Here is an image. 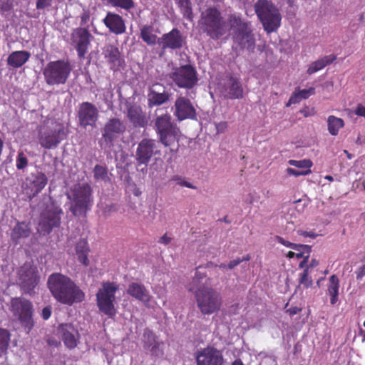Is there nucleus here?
<instances>
[{"label": "nucleus", "mask_w": 365, "mask_h": 365, "mask_svg": "<svg viewBox=\"0 0 365 365\" xmlns=\"http://www.w3.org/2000/svg\"><path fill=\"white\" fill-rule=\"evenodd\" d=\"M48 287L55 299L66 305L80 303L85 299L83 290L69 277L61 273H53L47 282Z\"/></svg>", "instance_id": "1"}, {"label": "nucleus", "mask_w": 365, "mask_h": 365, "mask_svg": "<svg viewBox=\"0 0 365 365\" xmlns=\"http://www.w3.org/2000/svg\"><path fill=\"white\" fill-rule=\"evenodd\" d=\"M67 197L71 201L69 210L75 217H86L94 204L93 188L88 182L74 185Z\"/></svg>", "instance_id": "2"}, {"label": "nucleus", "mask_w": 365, "mask_h": 365, "mask_svg": "<svg viewBox=\"0 0 365 365\" xmlns=\"http://www.w3.org/2000/svg\"><path fill=\"white\" fill-rule=\"evenodd\" d=\"M227 21L230 28L232 31L234 46L237 49H247L249 52H254L255 37L249 24L243 21L241 16L236 14H230Z\"/></svg>", "instance_id": "3"}, {"label": "nucleus", "mask_w": 365, "mask_h": 365, "mask_svg": "<svg viewBox=\"0 0 365 365\" xmlns=\"http://www.w3.org/2000/svg\"><path fill=\"white\" fill-rule=\"evenodd\" d=\"M68 133V126L63 123L55 119H47L38 130L39 144L45 149L56 148L67 138Z\"/></svg>", "instance_id": "4"}, {"label": "nucleus", "mask_w": 365, "mask_h": 365, "mask_svg": "<svg viewBox=\"0 0 365 365\" xmlns=\"http://www.w3.org/2000/svg\"><path fill=\"white\" fill-rule=\"evenodd\" d=\"M155 130L159 141L165 146L169 147L171 152L178 150L180 128L173 120L170 113L165 111L158 115L155 119Z\"/></svg>", "instance_id": "5"}, {"label": "nucleus", "mask_w": 365, "mask_h": 365, "mask_svg": "<svg viewBox=\"0 0 365 365\" xmlns=\"http://www.w3.org/2000/svg\"><path fill=\"white\" fill-rule=\"evenodd\" d=\"M201 29L212 39H219L225 33V22L220 11L215 7L207 8L201 14Z\"/></svg>", "instance_id": "6"}, {"label": "nucleus", "mask_w": 365, "mask_h": 365, "mask_svg": "<svg viewBox=\"0 0 365 365\" xmlns=\"http://www.w3.org/2000/svg\"><path fill=\"white\" fill-rule=\"evenodd\" d=\"M255 12L268 34L280 26L282 18L279 10L267 0H259L255 4Z\"/></svg>", "instance_id": "7"}, {"label": "nucleus", "mask_w": 365, "mask_h": 365, "mask_svg": "<svg viewBox=\"0 0 365 365\" xmlns=\"http://www.w3.org/2000/svg\"><path fill=\"white\" fill-rule=\"evenodd\" d=\"M71 70L68 61L60 59L48 62L43 70V75L48 85H63L68 81Z\"/></svg>", "instance_id": "8"}, {"label": "nucleus", "mask_w": 365, "mask_h": 365, "mask_svg": "<svg viewBox=\"0 0 365 365\" xmlns=\"http://www.w3.org/2000/svg\"><path fill=\"white\" fill-rule=\"evenodd\" d=\"M118 285L115 282H104L96 293V304L99 311L110 318L116 314L115 293Z\"/></svg>", "instance_id": "9"}, {"label": "nucleus", "mask_w": 365, "mask_h": 365, "mask_svg": "<svg viewBox=\"0 0 365 365\" xmlns=\"http://www.w3.org/2000/svg\"><path fill=\"white\" fill-rule=\"evenodd\" d=\"M10 311L29 334L34 325L32 302L24 297H13L10 302Z\"/></svg>", "instance_id": "10"}, {"label": "nucleus", "mask_w": 365, "mask_h": 365, "mask_svg": "<svg viewBox=\"0 0 365 365\" xmlns=\"http://www.w3.org/2000/svg\"><path fill=\"white\" fill-rule=\"evenodd\" d=\"M197 305L204 315H210L220 310L222 297L219 292L212 287L204 288L195 296Z\"/></svg>", "instance_id": "11"}, {"label": "nucleus", "mask_w": 365, "mask_h": 365, "mask_svg": "<svg viewBox=\"0 0 365 365\" xmlns=\"http://www.w3.org/2000/svg\"><path fill=\"white\" fill-rule=\"evenodd\" d=\"M170 78L178 87L185 89H192L198 82L197 71L190 64L175 68Z\"/></svg>", "instance_id": "12"}, {"label": "nucleus", "mask_w": 365, "mask_h": 365, "mask_svg": "<svg viewBox=\"0 0 365 365\" xmlns=\"http://www.w3.org/2000/svg\"><path fill=\"white\" fill-rule=\"evenodd\" d=\"M40 277L37 267L29 263H24L18 272V283L21 289L26 294H31L39 283Z\"/></svg>", "instance_id": "13"}, {"label": "nucleus", "mask_w": 365, "mask_h": 365, "mask_svg": "<svg viewBox=\"0 0 365 365\" xmlns=\"http://www.w3.org/2000/svg\"><path fill=\"white\" fill-rule=\"evenodd\" d=\"M158 143L155 139L143 138L138 144L135 160L138 165H148L155 155H160Z\"/></svg>", "instance_id": "14"}, {"label": "nucleus", "mask_w": 365, "mask_h": 365, "mask_svg": "<svg viewBox=\"0 0 365 365\" xmlns=\"http://www.w3.org/2000/svg\"><path fill=\"white\" fill-rule=\"evenodd\" d=\"M63 214L62 209L53 203L47 207L41 215L38 223L41 230L49 234L55 227L61 225V216Z\"/></svg>", "instance_id": "15"}, {"label": "nucleus", "mask_w": 365, "mask_h": 365, "mask_svg": "<svg viewBox=\"0 0 365 365\" xmlns=\"http://www.w3.org/2000/svg\"><path fill=\"white\" fill-rule=\"evenodd\" d=\"M197 365H225V360L222 350L208 345L195 353Z\"/></svg>", "instance_id": "16"}, {"label": "nucleus", "mask_w": 365, "mask_h": 365, "mask_svg": "<svg viewBox=\"0 0 365 365\" xmlns=\"http://www.w3.org/2000/svg\"><path fill=\"white\" fill-rule=\"evenodd\" d=\"M77 118L81 127L83 128L88 126L94 127L98 119V108L92 103L83 102L78 106Z\"/></svg>", "instance_id": "17"}, {"label": "nucleus", "mask_w": 365, "mask_h": 365, "mask_svg": "<svg viewBox=\"0 0 365 365\" xmlns=\"http://www.w3.org/2000/svg\"><path fill=\"white\" fill-rule=\"evenodd\" d=\"M91 38L92 35L88 31V26L76 28L71 34V40L75 43V48L80 59L85 58Z\"/></svg>", "instance_id": "18"}, {"label": "nucleus", "mask_w": 365, "mask_h": 365, "mask_svg": "<svg viewBox=\"0 0 365 365\" xmlns=\"http://www.w3.org/2000/svg\"><path fill=\"white\" fill-rule=\"evenodd\" d=\"M126 129L123 122L117 118H112L108 120L103 129L102 138L104 142L111 145L118 137L123 134Z\"/></svg>", "instance_id": "19"}, {"label": "nucleus", "mask_w": 365, "mask_h": 365, "mask_svg": "<svg viewBox=\"0 0 365 365\" xmlns=\"http://www.w3.org/2000/svg\"><path fill=\"white\" fill-rule=\"evenodd\" d=\"M174 108V115L179 121L186 119L194 120L197 118L196 109L190 100L185 96L176 98Z\"/></svg>", "instance_id": "20"}, {"label": "nucleus", "mask_w": 365, "mask_h": 365, "mask_svg": "<svg viewBox=\"0 0 365 365\" xmlns=\"http://www.w3.org/2000/svg\"><path fill=\"white\" fill-rule=\"evenodd\" d=\"M48 183V178L41 171L32 173L26 178L25 189L31 197L39 194Z\"/></svg>", "instance_id": "21"}, {"label": "nucleus", "mask_w": 365, "mask_h": 365, "mask_svg": "<svg viewBox=\"0 0 365 365\" xmlns=\"http://www.w3.org/2000/svg\"><path fill=\"white\" fill-rule=\"evenodd\" d=\"M185 43V38L181 31L176 28H173L170 32L164 34L158 41V43L163 51L166 49H180Z\"/></svg>", "instance_id": "22"}, {"label": "nucleus", "mask_w": 365, "mask_h": 365, "mask_svg": "<svg viewBox=\"0 0 365 365\" xmlns=\"http://www.w3.org/2000/svg\"><path fill=\"white\" fill-rule=\"evenodd\" d=\"M102 21L109 31L115 35H122L126 31L125 20L118 14L108 11Z\"/></svg>", "instance_id": "23"}, {"label": "nucleus", "mask_w": 365, "mask_h": 365, "mask_svg": "<svg viewBox=\"0 0 365 365\" xmlns=\"http://www.w3.org/2000/svg\"><path fill=\"white\" fill-rule=\"evenodd\" d=\"M126 292L133 298L142 302L145 305H148L152 298L145 286L140 282H133L130 283L126 289Z\"/></svg>", "instance_id": "24"}, {"label": "nucleus", "mask_w": 365, "mask_h": 365, "mask_svg": "<svg viewBox=\"0 0 365 365\" xmlns=\"http://www.w3.org/2000/svg\"><path fill=\"white\" fill-rule=\"evenodd\" d=\"M62 341L65 346L71 349L77 346V336L78 332L71 324H62L58 327Z\"/></svg>", "instance_id": "25"}, {"label": "nucleus", "mask_w": 365, "mask_h": 365, "mask_svg": "<svg viewBox=\"0 0 365 365\" xmlns=\"http://www.w3.org/2000/svg\"><path fill=\"white\" fill-rule=\"evenodd\" d=\"M127 116L135 128H144L148 124L146 114L140 106H130L128 108Z\"/></svg>", "instance_id": "26"}, {"label": "nucleus", "mask_w": 365, "mask_h": 365, "mask_svg": "<svg viewBox=\"0 0 365 365\" xmlns=\"http://www.w3.org/2000/svg\"><path fill=\"white\" fill-rule=\"evenodd\" d=\"M31 233L30 223L26 222H17L11 230V240L15 244H18L22 238H27Z\"/></svg>", "instance_id": "27"}, {"label": "nucleus", "mask_w": 365, "mask_h": 365, "mask_svg": "<svg viewBox=\"0 0 365 365\" xmlns=\"http://www.w3.org/2000/svg\"><path fill=\"white\" fill-rule=\"evenodd\" d=\"M75 252L78 261L84 267L90 264L88 255L91 252L88 242L86 239H80L75 245Z\"/></svg>", "instance_id": "28"}, {"label": "nucleus", "mask_w": 365, "mask_h": 365, "mask_svg": "<svg viewBox=\"0 0 365 365\" xmlns=\"http://www.w3.org/2000/svg\"><path fill=\"white\" fill-rule=\"evenodd\" d=\"M31 53L27 51H16L11 52L7 58V64L14 68L24 65L30 58Z\"/></svg>", "instance_id": "29"}, {"label": "nucleus", "mask_w": 365, "mask_h": 365, "mask_svg": "<svg viewBox=\"0 0 365 365\" xmlns=\"http://www.w3.org/2000/svg\"><path fill=\"white\" fill-rule=\"evenodd\" d=\"M170 94L163 88V92L155 91L150 88L148 94V103L149 107L160 106L170 100Z\"/></svg>", "instance_id": "30"}, {"label": "nucleus", "mask_w": 365, "mask_h": 365, "mask_svg": "<svg viewBox=\"0 0 365 365\" xmlns=\"http://www.w3.org/2000/svg\"><path fill=\"white\" fill-rule=\"evenodd\" d=\"M103 55L112 66H120V53L115 46L112 44L105 46L103 49Z\"/></svg>", "instance_id": "31"}, {"label": "nucleus", "mask_w": 365, "mask_h": 365, "mask_svg": "<svg viewBox=\"0 0 365 365\" xmlns=\"http://www.w3.org/2000/svg\"><path fill=\"white\" fill-rule=\"evenodd\" d=\"M336 59V57L334 55H329L324 56L314 62H312L307 68V73L309 75H312L318 71L322 70L326 66L331 63Z\"/></svg>", "instance_id": "32"}, {"label": "nucleus", "mask_w": 365, "mask_h": 365, "mask_svg": "<svg viewBox=\"0 0 365 365\" xmlns=\"http://www.w3.org/2000/svg\"><path fill=\"white\" fill-rule=\"evenodd\" d=\"M230 86L227 88V96L230 99H240L243 98V88L240 82L234 77L230 78Z\"/></svg>", "instance_id": "33"}, {"label": "nucleus", "mask_w": 365, "mask_h": 365, "mask_svg": "<svg viewBox=\"0 0 365 365\" xmlns=\"http://www.w3.org/2000/svg\"><path fill=\"white\" fill-rule=\"evenodd\" d=\"M339 289V279L335 274H332L329 279L327 294L330 296V303L334 305L338 301Z\"/></svg>", "instance_id": "34"}, {"label": "nucleus", "mask_w": 365, "mask_h": 365, "mask_svg": "<svg viewBox=\"0 0 365 365\" xmlns=\"http://www.w3.org/2000/svg\"><path fill=\"white\" fill-rule=\"evenodd\" d=\"M205 275L204 274L200 273L198 271H196L194 277L192 281L187 284V289L189 292L194 294L196 296L197 292L202 291L204 288H207V286H205L202 280L205 278Z\"/></svg>", "instance_id": "35"}, {"label": "nucleus", "mask_w": 365, "mask_h": 365, "mask_svg": "<svg viewBox=\"0 0 365 365\" xmlns=\"http://www.w3.org/2000/svg\"><path fill=\"white\" fill-rule=\"evenodd\" d=\"M140 36L149 46H153L157 42L158 37L153 34V26L151 25H144L140 29Z\"/></svg>", "instance_id": "36"}, {"label": "nucleus", "mask_w": 365, "mask_h": 365, "mask_svg": "<svg viewBox=\"0 0 365 365\" xmlns=\"http://www.w3.org/2000/svg\"><path fill=\"white\" fill-rule=\"evenodd\" d=\"M344 125V121L342 118L332 115L327 118L328 130L331 135H337L339 130L342 128Z\"/></svg>", "instance_id": "37"}, {"label": "nucleus", "mask_w": 365, "mask_h": 365, "mask_svg": "<svg viewBox=\"0 0 365 365\" xmlns=\"http://www.w3.org/2000/svg\"><path fill=\"white\" fill-rule=\"evenodd\" d=\"M10 338L11 334L9 331L6 329L0 327V357L7 353Z\"/></svg>", "instance_id": "38"}, {"label": "nucleus", "mask_w": 365, "mask_h": 365, "mask_svg": "<svg viewBox=\"0 0 365 365\" xmlns=\"http://www.w3.org/2000/svg\"><path fill=\"white\" fill-rule=\"evenodd\" d=\"M107 4H110L113 7L120 8L125 11H129L135 8V2L133 0H103Z\"/></svg>", "instance_id": "39"}, {"label": "nucleus", "mask_w": 365, "mask_h": 365, "mask_svg": "<svg viewBox=\"0 0 365 365\" xmlns=\"http://www.w3.org/2000/svg\"><path fill=\"white\" fill-rule=\"evenodd\" d=\"M176 3L180 8L183 16L191 21L192 19V11L190 0H176Z\"/></svg>", "instance_id": "40"}, {"label": "nucleus", "mask_w": 365, "mask_h": 365, "mask_svg": "<svg viewBox=\"0 0 365 365\" xmlns=\"http://www.w3.org/2000/svg\"><path fill=\"white\" fill-rule=\"evenodd\" d=\"M93 177L96 181L101 180L104 182L108 181V170L106 167L101 165H96L93 168Z\"/></svg>", "instance_id": "41"}, {"label": "nucleus", "mask_w": 365, "mask_h": 365, "mask_svg": "<svg viewBox=\"0 0 365 365\" xmlns=\"http://www.w3.org/2000/svg\"><path fill=\"white\" fill-rule=\"evenodd\" d=\"M288 163L290 165L302 169L301 170H311L313 163L309 159H304L300 160H289Z\"/></svg>", "instance_id": "42"}, {"label": "nucleus", "mask_w": 365, "mask_h": 365, "mask_svg": "<svg viewBox=\"0 0 365 365\" xmlns=\"http://www.w3.org/2000/svg\"><path fill=\"white\" fill-rule=\"evenodd\" d=\"M299 282L306 289L313 285V280L309 275V267L304 269V271L299 274Z\"/></svg>", "instance_id": "43"}, {"label": "nucleus", "mask_w": 365, "mask_h": 365, "mask_svg": "<svg viewBox=\"0 0 365 365\" xmlns=\"http://www.w3.org/2000/svg\"><path fill=\"white\" fill-rule=\"evenodd\" d=\"M29 160L23 151H19L16 159L17 170H24L28 165Z\"/></svg>", "instance_id": "44"}, {"label": "nucleus", "mask_w": 365, "mask_h": 365, "mask_svg": "<svg viewBox=\"0 0 365 365\" xmlns=\"http://www.w3.org/2000/svg\"><path fill=\"white\" fill-rule=\"evenodd\" d=\"M287 173L289 175L299 177V176H302V175H307L312 173V170H296V169H294L292 168H287Z\"/></svg>", "instance_id": "45"}, {"label": "nucleus", "mask_w": 365, "mask_h": 365, "mask_svg": "<svg viewBox=\"0 0 365 365\" xmlns=\"http://www.w3.org/2000/svg\"><path fill=\"white\" fill-rule=\"evenodd\" d=\"M172 180L177 181L178 184L180 186L186 187L191 189H196V186L193 185L190 182L184 180L179 175H174L171 178Z\"/></svg>", "instance_id": "46"}, {"label": "nucleus", "mask_w": 365, "mask_h": 365, "mask_svg": "<svg viewBox=\"0 0 365 365\" xmlns=\"http://www.w3.org/2000/svg\"><path fill=\"white\" fill-rule=\"evenodd\" d=\"M297 90L302 99H307L310 96H312L315 93V88L314 87H310L308 89L302 90H300L299 88H298Z\"/></svg>", "instance_id": "47"}, {"label": "nucleus", "mask_w": 365, "mask_h": 365, "mask_svg": "<svg viewBox=\"0 0 365 365\" xmlns=\"http://www.w3.org/2000/svg\"><path fill=\"white\" fill-rule=\"evenodd\" d=\"M297 246H298V247L293 249L294 250L297 251V252L299 253H307L306 258H309L310 253L312 252L311 246L301 244H297Z\"/></svg>", "instance_id": "48"}, {"label": "nucleus", "mask_w": 365, "mask_h": 365, "mask_svg": "<svg viewBox=\"0 0 365 365\" xmlns=\"http://www.w3.org/2000/svg\"><path fill=\"white\" fill-rule=\"evenodd\" d=\"M117 211L115 204L106 205L102 210V214L105 218L108 217L111 213Z\"/></svg>", "instance_id": "49"}, {"label": "nucleus", "mask_w": 365, "mask_h": 365, "mask_svg": "<svg viewBox=\"0 0 365 365\" xmlns=\"http://www.w3.org/2000/svg\"><path fill=\"white\" fill-rule=\"evenodd\" d=\"M301 100H302V98H301L297 90L296 89L294 91V92L290 96V98L287 103V106H289L292 104L298 103L300 102Z\"/></svg>", "instance_id": "50"}, {"label": "nucleus", "mask_w": 365, "mask_h": 365, "mask_svg": "<svg viewBox=\"0 0 365 365\" xmlns=\"http://www.w3.org/2000/svg\"><path fill=\"white\" fill-rule=\"evenodd\" d=\"M53 0H37L36 7L38 10L44 9L51 6Z\"/></svg>", "instance_id": "51"}, {"label": "nucleus", "mask_w": 365, "mask_h": 365, "mask_svg": "<svg viewBox=\"0 0 365 365\" xmlns=\"http://www.w3.org/2000/svg\"><path fill=\"white\" fill-rule=\"evenodd\" d=\"M81 26H86L91 19V13L89 10H83V13L80 16Z\"/></svg>", "instance_id": "52"}, {"label": "nucleus", "mask_w": 365, "mask_h": 365, "mask_svg": "<svg viewBox=\"0 0 365 365\" xmlns=\"http://www.w3.org/2000/svg\"><path fill=\"white\" fill-rule=\"evenodd\" d=\"M277 241L279 243L283 245L284 246H285L287 247H289L292 249H295L296 247H298V246H297V244L290 242L284 240L282 237H277Z\"/></svg>", "instance_id": "53"}, {"label": "nucleus", "mask_w": 365, "mask_h": 365, "mask_svg": "<svg viewBox=\"0 0 365 365\" xmlns=\"http://www.w3.org/2000/svg\"><path fill=\"white\" fill-rule=\"evenodd\" d=\"M51 315V307L50 306L45 307L42 309L41 317L44 320H47Z\"/></svg>", "instance_id": "54"}, {"label": "nucleus", "mask_w": 365, "mask_h": 365, "mask_svg": "<svg viewBox=\"0 0 365 365\" xmlns=\"http://www.w3.org/2000/svg\"><path fill=\"white\" fill-rule=\"evenodd\" d=\"M354 113L358 116L365 118V106H364L362 104H358L354 110Z\"/></svg>", "instance_id": "55"}, {"label": "nucleus", "mask_w": 365, "mask_h": 365, "mask_svg": "<svg viewBox=\"0 0 365 365\" xmlns=\"http://www.w3.org/2000/svg\"><path fill=\"white\" fill-rule=\"evenodd\" d=\"M355 273L356 274L357 279H361L365 276V262L362 266L359 267L356 269Z\"/></svg>", "instance_id": "56"}, {"label": "nucleus", "mask_w": 365, "mask_h": 365, "mask_svg": "<svg viewBox=\"0 0 365 365\" xmlns=\"http://www.w3.org/2000/svg\"><path fill=\"white\" fill-rule=\"evenodd\" d=\"M172 241V238L170 237H168L167 234L163 235L160 240H158V242L160 244H163L165 245H168Z\"/></svg>", "instance_id": "57"}, {"label": "nucleus", "mask_w": 365, "mask_h": 365, "mask_svg": "<svg viewBox=\"0 0 365 365\" xmlns=\"http://www.w3.org/2000/svg\"><path fill=\"white\" fill-rule=\"evenodd\" d=\"M298 233L299 235H302L303 237H311L312 239H314L316 238V237L317 236V234H315L314 232H307V231H298Z\"/></svg>", "instance_id": "58"}, {"label": "nucleus", "mask_w": 365, "mask_h": 365, "mask_svg": "<svg viewBox=\"0 0 365 365\" xmlns=\"http://www.w3.org/2000/svg\"><path fill=\"white\" fill-rule=\"evenodd\" d=\"M241 262H242V260H240V258L239 257L235 259L231 260L227 264V268L232 269L238 264H240Z\"/></svg>", "instance_id": "59"}, {"label": "nucleus", "mask_w": 365, "mask_h": 365, "mask_svg": "<svg viewBox=\"0 0 365 365\" xmlns=\"http://www.w3.org/2000/svg\"><path fill=\"white\" fill-rule=\"evenodd\" d=\"M301 311L300 308L297 307H292L287 310V312L289 313L290 316H294L299 313Z\"/></svg>", "instance_id": "60"}, {"label": "nucleus", "mask_w": 365, "mask_h": 365, "mask_svg": "<svg viewBox=\"0 0 365 365\" xmlns=\"http://www.w3.org/2000/svg\"><path fill=\"white\" fill-rule=\"evenodd\" d=\"M308 259L309 258H306V257L303 259V260L302 262H300L299 264V268H304L306 269L307 267H308L307 265V263H308Z\"/></svg>", "instance_id": "61"}, {"label": "nucleus", "mask_w": 365, "mask_h": 365, "mask_svg": "<svg viewBox=\"0 0 365 365\" xmlns=\"http://www.w3.org/2000/svg\"><path fill=\"white\" fill-rule=\"evenodd\" d=\"M319 264V263L317 259H312L307 267H309V269L310 268L315 267L318 266Z\"/></svg>", "instance_id": "62"}, {"label": "nucleus", "mask_w": 365, "mask_h": 365, "mask_svg": "<svg viewBox=\"0 0 365 365\" xmlns=\"http://www.w3.org/2000/svg\"><path fill=\"white\" fill-rule=\"evenodd\" d=\"M227 123L226 122H222L220 123L219 125L217 127V130H220V129H225L227 128Z\"/></svg>", "instance_id": "63"}, {"label": "nucleus", "mask_w": 365, "mask_h": 365, "mask_svg": "<svg viewBox=\"0 0 365 365\" xmlns=\"http://www.w3.org/2000/svg\"><path fill=\"white\" fill-rule=\"evenodd\" d=\"M231 365H244L243 362L241 359H236L235 360Z\"/></svg>", "instance_id": "64"}]
</instances>
